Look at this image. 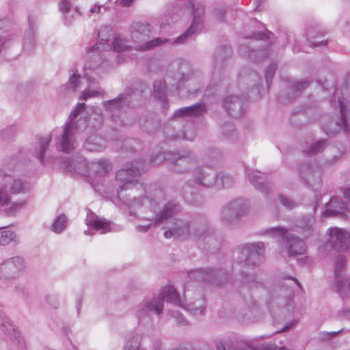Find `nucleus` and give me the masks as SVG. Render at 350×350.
Wrapping results in <instances>:
<instances>
[{"instance_id": "obj_57", "label": "nucleus", "mask_w": 350, "mask_h": 350, "mask_svg": "<svg viewBox=\"0 0 350 350\" xmlns=\"http://www.w3.org/2000/svg\"><path fill=\"white\" fill-rule=\"evenodd\" d=\"M277 70V66L275 63L271 64L265 70V79L267 85L269 87L271 80L275 75Z\"/></svg>"}, {"instance_id": "obj_14", "label": "nucleus", "mask_w": 350, "mask_h": 350, "mask_svg": "<svg viewBox=\"0 0 350 350\" xmlns=\"http://www.w3.org/2000/svg\"><path fill=\"white\" fill-rule=\"evenodd\" d=\"M265 247L263 242L244 244L241 248V255L244 258V263L247 266H257L260 264Z\"/></svg>"}, {"instance_id": "obj_21", "label": "nucleus", "mask_w": 350, "mask_h": 350, "mask_svg": "<svg viewBox=\"0 0 350 350\" xmlns=\"http://www.w3.org/2000/svg\"><path fill=\"white\" fill-rule=\"evenodd\" d=\"M347 258L343 255H338L334 260L335 286L336 291L343 298L347 297L344 291L345 281L343 278L344 270L347 267Z\"/></svg>"}, {"instance_id": "obj_30", "label": "nucleus", "mask_w": 350, "mask_h": 350, "mask_svg": "<svg viewBox=\"0 0 350 350\" xmlns=\"http://www.w3.org/2000/svg\"><path fill=\"white\" fill-rule=\"evenodd\" d=\"M21 243L17 233L7 227H0V246L17 245Z\"/></svg>"}, {"instance_id": "obj_20", "label": "nucleus", "mask_w": 350, "mask_h": 350, "mask_svg": "<svg viewBox=\"0 0 350 350\" xmlns=\"http://www.w3.org/2000/svg\"><path fill=\"white\" fill-rule=\"evenodd\" d=\"M341 118L338 121H330L327 124H323V129L327 135H332L338 133L340 129H343L345 133H347L349 130V125L347 120L346 112L347 109L346 106L341 101H338Z\"/></svg>"}, {"instance_id": "obj_8", "label": "nucleus", "mask_w": 350, "mask_h": 350, "mask_svg": "<svg viewBox=\"0 0 350 350\" xmlns=\"http://www.w3.org/2000/svg\"><path fill=\"white\" fill-rule=\"evenodd\" d=\"M185 301L180 300V304H176L191 313L198 316L203 314L205 310V299L201 288H195L187 284L184 291Z\"/></svg>"}, {"instance_id": "obj_51", "label": "nucleus", "mask_w": 350, "mask_h": 350, "mask_svg": "<svg viewBox=\"0 0 350 350\" xmlns=\"http://www.w3.org/2000/svg\"><path fill=\"white\" fill-rule=\"evenodd\" d=\"M221 133L229 139H234L236 130L233 124L230 122H224L221 126Z\"/></svg>"}, {"instance_id": "obj_40", "label": "nucleus", "mask_w": 350, "mask_h": 350, "mask_svg": "<svg viewBox=\"0 0 350 350\" xmlns=\"http://www.w3.org/2000/svg\"><path fill=\"white\" fill-rule=\"evenodd\" d=\"M0 327L2 331L11 338H16L19 334L16 332L14 326L10 322L3 312L0 310Z\"/></svg>"}, {"instance_id": "obj_48", "label": "nucleus", "mask_w": 350, "mask_h": 350, "mask_svg": "<svg viewBox=\"0 0 350 350\" xmlns=\"http://www.w3.org/2000/svg\"><path fill=\"white\" fill-rule=\"evenodd\" d=\"M67 222V217L64 214L59 215L53 223L51 230L57 234L61 233L65 230Z\"/></svg>"}, {"instance_id": "obj_44", "label": "nucleus", "mask_w": 350, "mask_h": 350, "mask_svg": "<svg viewBox=\"0 0 350 350\" xmlns=\"http://www.w3.org/2000/svg\"><path fill=\"white\" fill-rule=\"evenodd\" d=\"M140 124L143 129L148 133L154 134L159 129L160 122L157 119L151 118L147 120H140Z\"/></svg>"}, {"instance_id": "obj_12", "label": "nucleus", "mask_w": 350, "mask_h": 350, "mask_svg": "<svg viewBox=\"0 0 350 350\" xmlns=\"http://www.w3.org/2000/svg\"><path fill=\"white\" fill-rule=\"evenodd\" d=\"M25 268L21 257L14 256L4 260L0 264V280L3 283L14 281Z\"/></svg>"}, {"instance_id": "obj_61", "label": "nucleus", "mask_w": 350, "mask_h": 350, "mask_svg": "<svg viewBox=\"0 0 350 350\" xmlns=\"http://www.w3.org/2000/svg\"><path fill=\"white\" fill-rule=\"evenodd\" d=\"M272 35L271 32L267 31L266 33L256 32L253 33L251 36H247L246 38H252L256 40H262L265 39H269L270 36Z\"/></svg>"}, {"instance_id": "obj_4", "label": "nucleus", "mask_w": 350, "mask_h": 350, "mask_svg": "<svg viewBox=\"0 0 350 350\" xmlns=\"http://www.w3.org/2000/svg\"><path fill=\"white\" fill-rule=\"evenodd\" d=\"M190 230V239L204 249L215 250L220 246V241L215 237L206 218L200 217L191 220Z\"/></svg>"}, {"instance_id": "obj_53", "label": "nucleus", "mask_w": 350, "mask_h": 350, "mask_svg": "<svg viewBox=\"0 0 350 350\" xmlns=\"http://www.w3.org/2000/svg\"><path fill=\"white\" fill-rule=\"evenodd\" d=\"M112 44L114 50L118 52L128 51L130 49V46L126 44V42L120 37L115 38L113 40Z\"/></svg>"}, {"instance_id": "obj_13", "label": "nucleus", "mask_w": 350, "mask_h": 350, "mask_svg": "<svg viewBox=\"0 0 350 350\" xmlns=\"http://www.w3.org/2000/svg\"><path fill=\"white\" fill-rule=\"evenodd\" d=\"M111 28L110 27H104L98 31L99 42L96 45L93 46L88 52V58L91 61L85 66L89 69H95L102 62L100 55L96 52L98 49L102 47L103 49H106L105 44L109 41L111 36Z\"/></svg>"}, {"instance_id": "obj_1", "label": "nucleus", "mask_w": 350, "mask_h": 350, "mask_svg": "<svg viewBox=\"0 0 350 350\" xmlns=\"http://www.w3.org/2000/svg\"><path fill=\"white\" fill-rule=\"evenodd\" d=\"M180 304V297L172 286L163 287L161 292L150 297H146L136 306L135 317L138 323L146 325L151 323V314L160 316L163 312L164 301Z\"/></svg>"}, {"instance_id": "obj_17", "label": "nucleus", "mask_w": 350, "mask_h": 350, "mask_svg": "<svg viewBox=\"0 0 350 350\" xmlns=\"http://www.w3.org/2000/svg\"><path fill=\"white\" fill-rule=\"evenodd\" d=\"M329 242L334 249L347 252L350 250V233L342 228H332L329 229Z\"/></svg>"}, {"instance_id": "obj_37", "label": "nucleus", "mask_w": 350, "mask_h": 350, "mask_svg": "<svg viewBox=\"0 0 350 350\" xmlns=\"http://www.w3.org/2000/svg\"><path fill=\"white\" fill-rule=\"evenodd\" d=\"M227 204L240 219L245 216L248 211V203L244 199L237 198L231 200Z\"/></svg>"}, {"instance_id": "obj_58", "label": "nucleus", "mask_w": 350, "mask_h": 350, "mask_svg": "<svg viewBox=\"0 0 350 350\" xmlns=\"http://www.w3.org/2000/svg\"><path fill=\"white\" fill-rule=\"evenodd\" d=\"M212 14L214 17V18L219 22L223 23L225 21V17H226V10L221 8H215Z\"/></svg>"}, {"instance_id": "obj_63", "label": "nucleus", "mask_w": 350, "mask_h": 350, "mask_svg": "<svg viewBox=\"0 0 350 350\" xmlns=\"http://www.w3.org/2000/svg\"><path fill=\"white\" fill-rule=\"evenodd\" d=\"M188 67V65L187 64H183L180 66V70L181 73L180 74V77L178 78L179 81H187L189 78L193 76V71H189L188 73H186L183 71L184 68Z\"/></svg>"}, {"instance_id": "obj_56", "label": "nucleus", "mask_w": 350, "mask_h": 350, "mask_svg": "<svg viewBox=\"0 0 350 350\" xmlns=\"http://www.w3.org/2000/svg\"><path fill=\"white\" fill-rule=\"evenodd\" d=\"M126 205L130 206H142L147 204H152L151 200L149 198H144L143 199L134 198L131 202H124Z\"/></svg>"}, {"instance_id": "obj_62", "label": "nucleus", "mask_w": 350, "mask_h": 350, "mask_svg": "<svg viewBox=\"0 0 350 350\" xmlns=\"http://www.w3.org/2000/svg\"><path fill=\"white\" fill-rule=\"evenodd\" d=\"M80 76L73 73L70 75L69 79V85L72 90H76L79 86Z\"/></svg>"}, {"instance_id": "obj_5", "label": "nucleus", "mask_w": 350, "mask_h": 350, "mask_svg": "<svg viewBox=\"0 0 350 350\" xmlns=\"http://www.w3.org/2000/svg\"><path fill=\"white\" fill-rule=\"evenodd\" d=\"M284 227H273L265 231V234L275 238L280 247L290 256L302 255L306 252L305 243L297 235L288 234Z\"/></svg>"}, {"instance_id": "obj_64", "label": "nucleus", "mask_w": 350, "mask_h": 350, "mask_svg": "<svg viewBox=\"0 0 350 350\" xmlns=\"http://www.w3.org/2000/svg\"><path fill=\"white\" fill-rule=\"evenodd\" d=\"M71 3L69 0H60L59 3V9L63 13H67L71 8Z\"/></svg>"}, {"instance_id": "obj_55", "label": "nucleus", "mask_w": 350, "mask_h": 350, "mask_svg": "<svg viewBox=\"0 0 350 350\" xmlns=\"http://www.w3.org/2000/svg\"><path fill=\"white\" fill-rule=\"evenodd\" d=\"M278 200L288 209H293L298 206V204L296 202L282 194H280L278 196Z\"/></svg>"}, {"instance_id": "obj_15", "label": "nucleus", "mask_w": 350, "mask_h": 350, "mask_svg": "<svg viewBox=\"0 0 350 350\" xmlns=\"http://www.w3.org/2000/svg\"><path fill=\"white\" fill-rule=\"evenodd\" d=\"M191 221L185 219H176L173 221L167 223V229L164 232V237L167 239H190Z\"/></svg>"}, {"instance_id": "obj_28", "label": "nucleus", "mask_w": 350, "mask_h": 350, "mask_svg": "<svg viewBox=\"0 0 350 350\" xmlns=\"http://www.w3.org/2000/svg\"><path fill=\"white\" fill-rule=\"evenodd\" d=\"M207 108L204 103H198L191 106L185 107L177 109L174 116L176 118L185 116H200L206 113Z\"/></svg>"}, {"instance_id": "obj_26", "label": "nucleus", "mask_w": 350, "mask_h": 350, "mask_svg": "<svg viewBox=\"0 0 350 350\" xmlns=\"http://www.w3.org/2000/svg\"><path fill=\"white\" fill-rule=\"evenodd\" d=\"M163 133L167 139L172 140L183 139L193 141L195 138V133L193 131H187V132L180 131V129L177 131V126L171 124L165 125Z\"/></svg>"}, {"instance_id": "obj_3", "label": "nucleus", "mask_w": 350, "mask_h": 350, "mask_svg": "<svg viewBox=\"0 0 350 350\" xmlns=\"http://www.w3.org/2000/svg\"><path fill=\"white\" fill-rule=\"evenodd\" d=\"M85 107V103H78L75 109L70 113L68 121L63 126L62 133L57 138V148L65 153H70L75 148V135L84 133L87 130L86 120L77 118Z\"/></svg>"}, {"instance_id": "obj_32", "label": "nucleus", "mask_w": 350, "mask_h": 350, "mask_svg": "<svg viewBox=\"0 0 350 350\" xmlns=\"http://www.w3.org/2000/svg\"><path fill=\"white\" fill-rule=\"evenodd\" d=\"M68 170L74 172L82 176H89L90 165H88L86 160L82 157L73 159L66 166Z\"/></svg>"}, {"instance_id": "obj_25", "label": "nucleus", "mask_w": 350, "mask_h": 350, "mask_svg": "<svg viewBox=\"0 0 350 350\" xmlns=\"http://www.w3.org/2000/svg\"><path fill=\"white\" fill-rule=\"evenodd\" d=\"M295 230L301 234L304 237H308L317 234L315 226V219L312 215H308L300 217L295 224Z\"/></svg>"}, {"instance_id": "obj_52", "label": "nucleus", "mask_w": 350, "mask_h": 350, "mask_svg": "<svg viewBox=\"0 0 350 350\" xmlns=\"http://www.w3.org/2000/svg\"><path fill=\"white\" fill-rule=\"evenodd\" d=\"M172 152H161L152 155L149 161V163L152 166L159 165L165 159L171 160Z\"/></svg>"}, {"instance_id": "obj_36", "label": "nucleus", "mask_w": 350, "mask_h": 350, "mask_svg": "<svg viewBox=\"0 0 350 350\" xmlns=\"http://www.w3.org/2000/svg\"><path fill=\"white\" fill-rule=\"evenodd\" d=\"M103 139L96 135L89 136L83 144V148L90 152H98L104 149Z\"/></svg>"}, {"instance_id": "obj_31", "label": "nucleus", "mask_w": 350, "mask_h": 350, "mask_svg": "<svg viewBox=\"0 0 350 350\" xmlns=\"http://www.w3.org/2000/svg\"><path fill=\"white\" fill-rule=\"evenodd\" d=\"M52 140V135L49 134L38 139L35 144L33 156L38 159L41 163H44V154Z\"/></svg>"}, {"instance_id": "obj_29", "label": "nucleus", "mask_w": 350, "mask_h": 350, "mask_svg": "<svg viewBox=\"0 0 350 350\" xmlns=\"http://www.w3.org/2000/svg\"><path fill=\"white\" fill-rule=\"evenodd\" d=\"M345 204L342 200L337 198H332L326 204V208L323 213V217H343L345 212Z\"/></svg>"}, {"instance_id": "obj_19", "label": "nucleus", "mask_w": 350, "mask_h": 350, "mask_svg": "<svg viewBox=\"0 0 350 350\" xmlns=\"http://www.w3.org/2000/svg\"><path fill=\"white\" fill-rule=\"evenodd\" d=\"M171 161L174 163V170L183 172L195 162V157L189 150H180L171 154Z\"/></svg>"}, {"instance_id": "obj_24", "label": "nucleus", "mask_w": 350, "mask_h": 350, "mask_svg": "<svg viewBox=\"0 0 350 350\" xmlns=\"http://www.w3.org/2000/svg\"><path fill=\"white\" fill-rule=\"evenodd\" d=\"M299 174L306 184L311 186L320 184V170L316 163L302 165L299 169Z\"/></svg>"}, {"instance_id": "obj_27", "label": "nucleus", "mask_w": 350, "mask_h": 350, "mask_svg": "<svg viewBox=\"0 0 350 350\" xmlns=\"http://www.w3.org/2000/svg\"><path fill=\"white\" fill-rule=\"evenodd\" d=\"M86 224L92 227L94 230L105 234L111 231L110 224L104 218H100L91 211H88L85 219Z\"/></svg>"}, {"instance_id": "obj_39", "label": "nucleus", "mask_w": 350, "mask_h": 350, "mask_svg": "<svg viewBox=\"0 0 350 350\" xmlns=\"http://www.w3.org/2000/svg\"><path fill=\"white\" fill-rule=\"evenodd\" d=\"M154 97L159 100L161 103L163 108H165L167 105L166 100V83L165 81H158L154 84Z\"/></svg>"}, {"instance_id": "obj_60", "label": "nucleus", "mask_w": 350, "mask_h": 350, "mask_svg": "<svg viewBox=\"0 0 350 350\" xmlns=\"http://www.w3.org/2000/svg\"><path fill=\"white\" fill-rule=\"evenodd\" d=\"M306 37L310 44L313 46H325L327 44V40H322L321 42L312 40L313 37L312 36V33L309 29L306 31Z\"/></svg>"}, {"instance_id": "obj_42", "label": "nucleus", "mask_w": 350, "mask_h": 350, "mask_svg": "<svg viewBox=\"0 0 350 350\" xmlns=\"http://www.w3.org/2000/svg\"><path fill=\"white\" fill-rule=\"evenodd\" d=\"M215 185L219 188H228L234 184L233 177L228 173L221 172L216 174Z\"/></svg>"}, {"instance_id": "obj_2", "label": "nucleus", "mask_w": 350, "mask_h": 350, "mask_svg": "<svg viewBox=\"0 0 350 350\" xmlns=\"http://www.w3.org/2000/svg\"><path fill=\"white\" fill-rule=\"evenodd\" d=\"M29 190V185L20 178L0 173V206L8 208L6 213L8 215H14L27 203L26 200L12 202V196L27 193Z\"/></svg>"}, {"instance_id": "obj_41", "label": "nucleus", "mask_w": 350, "mask_h": 350, "mask_svg": "<svg viewBox=\"0 0 350 350\" xmlns=\"http://www.w3.org/2000/svg\"><path fill=\"white\" fill-rule=\"evenodd\" d=\"M112 169L111 163L106 159H101L97 163H93L90 165V170L100 176L107 174Z\"/></svg>"}, {"instance_id": "obj_10", "label": "nucleus", "mask_w": 350, "mask_h": 350, "mask_svg": "<svg viewBox=\"0 0 350 350\" xmlns=\"http://www.w3.org/2000/svg\"><path fill=\"white\" fill-rule=\"evenodd\" d=\"M188 277L193 280L213 282L217 285L226 283L229 278L228 273L222 269L201 268L188 272Z\"/></svg>"}, {"instance_id": "obj_11", "label": "nucleus", "mask_w": 350, "mask_h": 350, "mask_svg": "<svg viewBox=\"0 0 350 350\" xmlns=\"http://www.w3.org/2000/svg\"><path fill=\"white\" fill-rule=\"evenodd\" d=\"M135 92L136 90L133 88L127 87L124 92L120 94L116 98L102 103L105 110L111 116V119L116 120V118L119 117L120 111L124 107L130 106L131 103V97Z\"/></svg>"}, {"instance_id": "obj_54", "label": "nucleus", "mask_w": 350, "mask_h": 350, "mask_svg": "<svg viewBox=\"0 0 350 350\" xmlns=\"http://www.w3.org/2000/svg\"><path fill=\"white\" fill-rule=\"evenodd\" d=\"M16 128L14 125H10L0 131V137L5 140H8L14 136Z\"/></svg>"}, {"instance_id": "obj_49", "label": "nucleus", "mask_w": 350, "mask_h": 350, "mask_svg": "<svg viewBox=\"0 0 350 350\" xmlns=\"http://www.w3.org/2000/svg\"><path fill=\"white\" fill-rule=\"evenodd\" d=\"M327 141L326 139H321L317 142L312 143L308 150L306 151L308 155L312 156L317 153L321 152L327 147Z\"/></svg>"}, {"instance_id": "obj_59", "label": "nucleus", "mask_w": 350, "mask_h": 350, "mask_svg": "<svg viewBox=\"0 0 350 350\" xmlns=\"http://www.w3.org/2000/svg\"><path fill=\"white\" fill-rule=\"evenodd\" d=\"M100 95V92L97 90L92 89L91 88H88L85 90L81 96V100H87L88 98L94 97Z\"/></svg>"}, {"instance_id": "obj_45", "label": "nucleus", "mask_w": 350, "mask_h": 350, "mask_svg": "<svg viewBox=\"0 0 350 350\" xmlns=\"http://www.w3.org/2000/svg\"><path fill=\"white\" fill-rule=\"evenodd\" d=\"M242 282L250 289L259 288L264 286L263 282L256 275L245 274L243 276Z\"/></svg>"}, {"instance_id": "obj_43", "label": "nucleus", "mask_w": 350, "mask_h": 350, "mask_svg": "<svg viewBox=\"0 0 350 350\" xmlns=\"http://www.w3.org/2000/svg\"><path fill=\"white\" fill-rule=\"evenodd\" d=\"M293 293L291 292L286 297H279L275 300V303L282 310H285L288 313L293 312L294 309V302L292 298Z\"/></svg>"}, {"instance_id": "obj_7", "label": "nucleus", "mask_w": 350, "mask_h": 350, "mask_svg": "<svg viewBox=\"0 0 350 350\" xmlns=\"http://www.w3.org/2000/svg\"><path fill=\"white\" fill-rule=\"evenodd\" d=\"M144 169V161L139 160L135 161V163L127 164L124 167L118 170L116 177V180L119 184L116 189L117 193H119L123 190L132 189L139 185L135 178Z\"/></svg>"}, {"instance_id": "obj_6", "label": "nucleus", "mask_w": 350, "mask_h": 350, "mask_svg": "<svg viewBox=\"0 0 350 350\" xmlns=\"http://www.w3.org/2000/svg\"><path fill=\"white\" fill-rule=\"evenodd\" d=\"M129 31L132 40L138 44L135 46V49L137 51L152 50L169 41L168 39L161 38L150 40L152 29L148 23L134 22L131 25Z\"/></svg>"}, {"instance_id": "obj_50", "label": "nucleus", "mask_w": 350, "mask_h": 350, "mask_svg": "<svg viewBox=\"0 0 350 350\" xmlns=\"http://www.w3.org/2000/svg\"><path fill=\"white\" fill-rule=\"evenodd\" d=\"M239 53L241 55H242L243 56L248 55L249 57H252V58H253L254 59H256V60H260V58L265 57L269 54L268 51L267 49H262V50L258 51V52L260 53V57H258V56L254 55V53H256V51H247V46L243 45V44H242L239 47Z\"/></svg>"}, {"instance_id": "obj_38", "label": "nucleus", "mask_w": 350, "mask_h": 350, "mask_svg": "<svg viewBox=\"0 0 350 350\" xmlns=\"http://www.w3.org/2000/svg\"><path fill=\"white\" fill-rule=\"evenodd\" d=\"M83 118L86 120L88 125L87 130L84 132L85 133H90L96 131L103 124V116L100 112L94 111L89 116L88 119L85 117Z\"/></svg>"}, {"instance_id": "obj_18", "label": "nucleus", "mask_w": 350, "mask_h": 350, "mask_svg": "<svg viewBox=\"0 0 350 350\" xmlns=\"http://www.w3.org/2000/svg\"><path fill=\"white\" fill-rule=\"evenodd\" d=\"M216 178V174L208 166H199L193 172V181L204 187L214 186Z\"/></svg>"}, {"instance_id": "obj_35", "label": "nucleus", "mask_w": 350, "mask_h": 350, "mask_svg": "<svg viewBox=\"0 0 350 350\" xmlns=\"http://www.w3.org/2000/svg\"><path fill=\"white\" fill-rule=\"evenodd\" d=\"M232 54L231 48L226 46L217 47L213 55V64L215 69H220L223 67L225 59Z\"/></svg>"}, {"instance_id": "obj_34", "label": "nucleus", "mask_w": 350, "mask_h": 350, "mask_svg": "<svg viewBox=\"0 0 350 350\" xmlns=\"http://www.w3.org/2000/svg\"><path fill=\"white\" fill-rule=\"evenodd\" d=\"M240 219L227 204L221 208L220 220L223 224L228 227H234L239 222Z\"/></svg>"}, {"instance_id": "obj_47", "label": "nucleus", "mask_w": 350, "mask_h": 350, "mask_svg": "<svg viewBox=\"0 0 350 350\" xmlns=\"http://www.w3.org/2000/svg\"><path fill=\"white\" fill-rule=\"evenodd\" d=\"M37 29L36 21L34 18L29 17L28 18V29L27 31V40L28 42H25L24 47L26 50H29V46L30 47L33 44V36L36 33V30Z\"/></svg>"}, {"instance_id": "obj_23", "label": "nucleus", "mask_w": 350, "mask_h": 350, "mask_svg": "<svg viewBox=\"0 0 350 350\" xmlns=\"http://www.w3.org/2000/svg\"><path fill=\"white\" fill-rule=\"evenodd\" d=\"M222 107L224 110L234 117H240L244 111L243 100L238 96L229 94L222 100Z\"/></svg>"}, {"instance_id": "obj_46", "label": "nucleus", "mask_w": 350, "mask_h": 350, "mask_svg": "<svg viewBox=\"0 0 350 350\" xmlns=\"http://www.w3.org/2000/svg\"><path fill=\"white\" fill-rule=\"evenodd\" d=\"M142 336L139 334H133L126 340L124 350H144L140 347Z\"/></svg>"}, {"instance_id": "obj_9", "label": "nucleus", "mask_w": 350, "mask_h": 350, "mask_svg": "<svg viewBox=\"0 0 350 350\" xmlns=\"http://www.w3.org/2000/svg\"><path fill=\"white\" fill-rule=\"evenodd\" d=\"M206 7L202 2H196L192 5V21L187 29L174 43L183 44L196 33L200 32L204 25Z\"/></svg>"}, {"instance_id": "obj_16", "label": "nucleus", "mask_w": 350, "mask_h": 350, "mask_svg": "<svg viewBox=\"0 0 350 350\" xmlns=\"http://www.w3.org/2000/svg\"><path fill=\"white\" fill-rule=\"evenodd\" d=\"M179 211V206L174 202H169L166 203L158 212L154 210V213L152 216L145 217L149 221H154L155 224L161 223H167L173 221L176 218L174 216Z\"/></svg>"}, {"instance_id": "obj_22", "label": "nucleus", "mask_w": 350, "mask_h": 350, "mask_svg": "<svg viewBox=\"0 0 350 350\" xmlns=\"http://www.w3.org/2000/svg\"><path fill=\"white\" fill-rule=\"evenodd\" d=\"M246 174L249 182L256 189L260 191L266 196L270 193L271 187L265 174L259 171L249 169L246 170Z\"/></svg>"}, {"instance_id": "obj_33", "label": "nucleus", "mask_w": 350, "mask_h": 350, "mask_svg": "<svg viewBox=\"0 0 350 350\" xmlns=\"http://www.w3.org/2000/svg\"><path fill=\"white\" fill-rule=\"evenodd\" d=\"M310 85V81L304 80L301 81H290L288 84V95L286 100L289 102L299 95L304 90Z\"/></svg>"}]
</instances>
